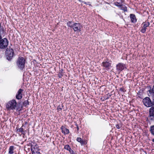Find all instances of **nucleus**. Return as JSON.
I'll return each instance as SVG.
<instances>
[{"instance_id": "nucleus-33", "label": "nucleus", "mask_w": 154, "mask_h": 154, "mask_svg": "<svg viewBox=\"0 0 154 154\" xmlns=\"http://www.w3.org/2000/svg\"><path fill=\"white\" fill-rule=\"evenodd\" d=\"M77 129H78V130H79V128H78V126H77Z\"/></svg>"}, {"instance_id": "nucleus-1", "label": "nucleus", "mask_w": 154, "mask_h": 154, "mask_svg": "<svg viewBox=\"0 0 154 154\" xmlns=\"http://www.w3.org/2000/svg\"><path fill=\"white\" fill-rule=\"evenodd\" d=\"M17 105V103L15 100L13 99L7 103L6 107L9 110H13L16 109V110H17L18 109L16 108Z\"/></svg>"}, {"instance_id": "nucleus-25", "label": "nucleus", "mask_w": 154, "mask_h": 154, "mask_svg": "<svg viewBox=\"0 0 154 154\" xmlns=\"http://www.w3.org/2000/svg\"><path fill=\"white\" fill-rule=\"evenodd\" d=\"M76 140L78 142L80 143L82 139L80 137H78L77 138Z\"/></svg>"}, {"instance_id": "nucleus-32", "label": "nucleus", "mask_w": 154, "mask_h": 154, "mask_svg": "<svg viewBox=\"0 0 154 154\" xmlns=\"http://www.w3.org/2000/svg\"><path fill=\"white\" fill-rule=\"evenodd\" d=\"M153 104L154 105V100H153Z\"/></svg>"}, {"instance_id": "nucleus-30", "label": "nucleus", "mask_w": 154, "mask_h": 154, "mask_svg": "<svg viewBox=\"0 0 154 154\" xmlns=\"http://www.w3.org/2000/svg\"><path fill=\"white\" fill-rule=\"evenodd\" d=\"M82 3H84L85 4H86V3L84 2H82Z\"/></svg>"}, {"instance_id": "nucleus-23", "label": "nucleus", "mask_w": 154, "mask_h": 154, "mask_svg": "<svg viewBox=\"0 0 154 154\" xmlns=\"http://www.w3.org/2000/svg\"><path fill=\"white\" fill-rule=\"evenodd\" d=\"M70 148V147L69 145H66L64 146V149L68 150Z\"/></svg>"}, {"instance_id": "nucleus-28", "label": "nucleus", "mask_w": 154, "mask_h": 154, "mask_svg": "<svg viewBox=\"0 0 154 154\" xmlns=\"http://www.w3.org/2000/svg\"><path fill=\"white\" fill-rule=\"evenodd\" d=\"M70 154H77L76 153H75L73 150H72L70 151Z\"/></svg>"}, {"instance_id": "nucleus-21", "label": "nucleus", "mask_w": 154, "mask_h": 154, "mask_svg": "<svg viewBox=\"0 0 154 154\" xmlns=\"http://www.w3.org/2000/svg\"><path fill=\"white\" fill-rule=\"evenodd\" d=\"M150 94L152 96V98H153V100H154V88H152L151 90V92Z\"/></svg>"}, {"instance_id": "nucleus-18", "label": "nucleus", "mask_w": 154, "mask_h": 154, "mask_svg": "<svg viewBox=\"0 0 154 154\" xmlns=\"http://www.w3.org/2000/svg\"><path fill=\"white\" fill-rule=\"evenodd\" d=\"M150 131L151 134L154 136V126H152L151 127Z\"/></svg>"}, {"instance_id": "nucleus-19", "label": "nucleus", "mask_w": 154, "mask_h": 154, "mask_svg": "<svg viewBox=\"0 0 154 154\" xmlns=\"http://www.w3.org/2000/svg\"><path fill=\"white\" fill-rule=\"evenodd\" d=\"M120 8H121V10H122L125 12L127 11V7L125 6H123L122 5L120 7Z\"/></svg>"}, {"instance_id": "nucleus-16", "label": "nucleus", "mask_w": 154, "mask_h": 154, "mask_svg": "<svg viewBox=\"0 0 154 154\" xmlns=\"http://www.w3.org/2000/svg\"><path fill=\"white\" fill-rule=\"evenodd\" d=\"M17 131L18 132H21V134L24 135L25 134V131L23 130V129L22 128H21L18 129L17 130Z\"/></svg>"}, {"instance_id": "nucleus-3", "label": "nucleus", "mask_w": 154, "mask_h": 154, "mask_svg": "<svg viewBox=\"0 0 154 154\" xmlns=\"http://www.w3.org/2000/svg\"><path fill=\"white\" fill-rule=\"evenodd\" d=\"M5 53L7 59L8 60L12 59L14 54L13 49L11 48H8L6 50Z\"/></svg>"}, {"instance_id": "nucleus-20", "label": "nucleus", "mask_w": 154, "mask_h": 154, "mask_svg": "<svg viewBox=\"0 0 154 154\" xmlns=\"http://www.w3.org/2000/svg\"><path fill=\"white\" fill-rule=\"evenodd\" d=\"M114 4L116 6L119 7V8L122 5L120 3L117 2H115L114 3Z\"/></svg>"}, {"instance_id": "nucleus-26", "label": "nucleus", "mask_w": 154, "mask_h": 154, "mask_svg": "<svg viewBox=\"0 0 154 154\" xmlns=\"http://www.w3.org/2000/svg\"><path fill=\"white\" fill-rule=\"evenodd\" d=\"M86 143V142L85 141H84L83 140H82L80 143H81V144L82 145L84 144H85Z\"/></svg>"}, {"instance_id": "nucleus-27", "label": "nucleus", "mask_w": 154, "mask_h": 154, "mask_svg": "<svg viewBox=\"0 0 154 154\" xmlns=\"http://www.w3.org/2000/svg\"><path fill=\"white\" fill-rule=\"evenodd\" d=\"M57 109L59 111H61L62 110V108L60 107V106H58L57 107Z\"/></svg>"}, {"instance_id": "nucleus-9", "label": "nucleus", "mask_w": 154, "mask_h": 154, "mask_svg": "<svg viewBox=\"0 0 154 154\" xmlns=\"http://www.w3.org/2000/svg\"><path fill=\"white\" fill-rule=\"evenodd\" d=\"M111 61H110L103 62L102 63V66L105 67L106 69L108 70L111 65Z\"/></svg>"}, {"instance_id": "nucleus-17", "label": "nucleus", "mask_w": 154, "mask_h": 154, "mask_svg": "<svg viewBox=\"0 0 154 154\" xmlns=\"http://www.w3.org/2000/svg\"><path fill=\"white\" fill-rule=\"evenodd\" d=\"M73 24L72 22L71 21H69L67 23L68 26L72 28L73 27Z\"/></svg>"}, {"instance_id": "nucleus-15", "label": "nucleus", "mask_w": 154, "mask_h": 154, "mask_svg": "<svg viewBox=\"0 0 154 154\" xmlns=\"http://www.w3.org/2000/svg\"><path fill=\"white\" fill-rule=\"evenodd\" d=\"M130 18L132 23H135L136 22V19L135 15L133 14H130Z\"/></svg>"}, {"instance_id": "nucleus-11", "label": "nucleus", "mask_w": 154, "mask_h": 154, "mask_svg": "<svg viewBox=\"0 0 154 154\" xmlns=\"http://www.w3.org/2000/svg\"><path fill=\"white\" fill-rule=\"evenodd\" d=\"M23 90L21 89L18 90L16 95V99L19 100H20L23 97Z\"/></svg>"}, {"instance_id": "nucleus-5", "label": "nucleus", "mask_w": 154, "mask_h": 154, "mask_svg": "<svg viewBox=\"0 0 154 154\" xmlns=\"http://www.w3.org/2000/svg\"><path fill=\"white\" fill-rule=\"evenodd\" d=\"M143 102L145 106L147 107H150L152 105L150 99L148 97L144 98L143 100Z\"/></svg>"}, {"instance_id": "nucleus-24", "label": "nucleus", "mask_w": 154, "mask_h": 154, "mask_svg": "<svg viewBox=\"0 0 154 154\" xmlns=\"http://www.w3.org/2000/svg\"><path fill=\"white\" fill-rule=\"evenodd\" d=\"M121 127V124H118L116 125V128L118 129H120Z\"/></svg>"}, {"instance_id": "nucleus-12", "label": "nucleus", "mask_w": 154, "mask_h": 154, "mask_svg": "<svg viewBox=\"0 0 154 154\" xmlns=\"http://www.w3.org/2000/svg\"><path fill=\"white\" fill-rule=\"evenodd\" d=\"M154 117V107H151L149 110V116L150 119L152 120Z\"/></svg>"}, {"instance_id": "nucleus-7", "label": "nucleus", "mask_w": 154, "mask_h": 154, "mask_svg": "<svg viewBox=\"0 0 154 154\" xmlns=\"http://www.w3.org/2000/svg\"><path fill=\"white\" fill-rule=\"evenodd\" d=\"M31 150L32 154H40L39 151V149L38 146L36 144L33 146H32L31 147Z\"/></svg>"}, {"instance_id": "nucleus-13", "label": "nucleus", "mask_w": 154, "mask_h": 154, "mask_svg": "<svg viewBox=\"0 0 154 154\" xmlns=\"http://www.w3.org/2000/svg\"><path fill=\"white\" fill-rule=\"evenodd\" d=\"M62 132L64 134H68L69 133V131L68 129L66 128L65 127L62 126L61 128Z\"/></svg>"}, {"instance_id": "nucleus-14", "label": "nucleus", "mask_w": 154, "mask_h": 154, "mask_svg": "<svg viewBox=\"0 0 154 154\" xmlns=\"http://www.w3.org/2000/svg\"><path fill=\"white\" fill-rule=\"evenodd\" d=\"M15 149V148L14 146H10L9 149L8 153L10 154H12L14 153V150Z\"/></svg>"}, {"instance_id": "nucleus-4", "label": "nucleus", "mask_w": 154, "mask_h": 154, "mask_svg": "<svg viewBox=\"0 0 154 154\" xmlns=\"http://www.w3.org/2000/svg\"><path fill=\"white\" fill-rule=\"evenodd\" d=\"M8 42L5 38L0 40V48L5 49L6 48L8 45Z\"/></svg>"}, {"instance_id": "nucleus-2", "label": "nucleus", "mask_w": 154, "mask_h": 154, "mask_svg": "<svg viewBox=\"0 0 154 154\" xmlns=\"http://www.w3.org/2000/svg\"><path fill=\"white\" fill-rule=\"evenodd\" d=\"M25 60L22 57L18 58L17 62V65L19 69L22 70L25 67Z\"/></svg>"}, {"instance_id": "nucleus-8", "label": "nucleus", "mask_w": 154, "mask_h": 154, "mask_svg": "<svg viewBox=\"0 0 154 154\" xmlns=\"http://www.w3.org/2000/svg\"><path fill=\"white\" fill-rule=\"evenodd\" d=\"M72 28L75 32H79L81 31V25L79 23H75L73 24Z\"/></svg>"}, {"instance_id": "nucleus-31", "label": "nucleus", "mask_w": 154, "mask_h": 154, "mask_svg": "<svg viewBox=\"0 0 154 154\" xmlns=\"http://www.w3.org/2000/svg\"><path fill=\"white\" fill-rule=\"evenodd\" d=\"M152 141L154 142V138L152 139Z\"/></svg>"}, {"instance_id": "nucleus-34", "label": "nucleus", "mask_w": 154, "mask_h": 154, "mask_svg": "<svg viewBox=\"0 0 154 154\" xmlns=\"http://www.w3.org/2000/svg\"><path fill=\"white\" fill-rule=\"evenodd\" d=\"M149 92H151V91L150 90L149 91Z\"/></svg>"}, {"instance_id": "nucleus-10", "label": "nucleus", "mask_w": 154, "mask_h": 154, "mask_svg": "<svg viewBox=\"0 0 154 154\" xmlns=\"http://www.w3.org/2000/svg\"><path fill=\"white\" fill-rule=\"evenodd\" d=\"M117 70L119 72H120L126 68L125 65L124 64L119 63L116 66Z\"/></svg>"}, {"instance_id": "nucleus-22", "label": "nucleus", "mask_w": 154, "mask_h": 154, "mask_svg": "<svg viewBox=\"0 0 154 154\" xmlns=\"http://www.w3.org/2000/svg\"><path fill=\"white\" fill-rule=\"evenodd\" d=\"M29 103V102L28 100H26L23 103V105L24 106H26L27 105H28Z\"/></svg>"}, {"instance_id": "nucleus-6", "label": "nucleus", "mask_w": 154, "mask_h": 154, "mask_svg": "<svg viewBox=\"0 0 154 154\" xmlns=\"http://www.w3.org/2000/svg\"><path fill=\"white\" fill-rule=\"evenodd\" d=\"M150 23L148 21H145L142 24L140 32L142 33H144L146 31V28L149 27Z\"/></svg>"}, {"instance_id": "nucleus-29", "label": "nucleus", "mask_w": 154, "mask_h": 154, "mask_svg": "<svg viewBox=\"0 0 154 154\" xmlns=\"http://www.w3.org/2000/svg\"><path fill=\"white\" fill-rule=\"evenodd\" d=\"M72 150L71 149V147L69 148V149L68 150V151H69V152H70V151H72Z\"/></svg>"}]
</instances>
